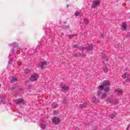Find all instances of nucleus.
<instances>
[{
	"instance_id": "nucleus-1",
	"label": "nucleus",
	"mask_w": 130,
	"mask_h": 130,
	"mask_svg": "<svg viewBox=\"0 0 130 130\" xmlns=\"http://www.w3.org/2000/svg\"><path fill=\"white\" fill-rule=\"evenodd\" d=\"M103 85L99 86L98 89H99V91L97 92V95L99 97H100V96L101 95V94H102V92L103 91V90H104V87H106L107 86H109V85H110V82H109V81L108 80H105L103 82Z\"/></svg>"
},
{
	"instance_id": "nucleus-2",
	"label": "nucleus",
	"mask_w": 130,
	"mask_h": 130,
	"mask_svg": "<svg viewBox=\"0 0 130 130\" xmlns=\"http://www.w3.org/2000/svg\"><path fill=\"white\" fill-rule=\"evenodd\" d=\"M73 45L74 48H81V49L88 50L89 51H92V50H93V45L92 44L88 45L87 46L83 47V48L77 46L75 43H74Z\"/></svg>"
},
{
	"instance_id": "nucleus-3",
	"label": "nucleus",
	"mask_w": 130,
	"mask_h": 130,
	"mask_svg": "<svg viewBox=\"0 0 130 130\" xmlns=\"http://www.w3.org/2000/svg\"><path fill=\"white\" fill-rule=\"evenodd\" d=\"M100 4V1H94L93 2L92 5H91V8L92 9H96V7L99 6V5Z\"/></svg>"
},
{
	"instance_id": "nucleus-4",
	"label": "nucleus",
	"mask_w": 130,
	"mask_h": 130,
	"mask_svg": "<svg viewBox=\"0 0 130 130\" xmlns=\"http://www.w3.org/2000/svg\"><path fill=\"white\" fill-rule=\"evenodd\" d=\"M129 74L127 73V72H125L122 76V78L123 79H127L126 82H128V83H130V79L128 78L129 77Z\"/></svg>"
},
{
	"instance_id": "nucleus-5",
	"label": "nucleus",
	"mask_w": 130,
	"mask_h": 130,
	"mask_svg": "<svg viewBox=\"0 0 130 130\" xmlns=\"http://www.w3.org/2000/svg\"><path fill=\"white\" fill-rule=\"evenodd\" d=\"M38 74H33L30 77V80L31 82H34V81H37V79L39 78Z\"/></svg>"
},
{
	"instance_id": "nucleus-6",
	"label": "nucleus",
	"mask_w": 130,
	"mask_h": 130,
	"mask_svg": "<svg viewBox=\"0 0 130 130\" xmlns=\"http://www.w3.org/2000/svg\"><path fill=\"white\" fill-rule=\"evenodd\" d=\"M52 121L53 123H54L55 124H58V123L60 122V120L59 118L54 117L53 119H52Z\"/></svg>"
},
{
	"instance_id": "nucleus-7",
	"label": "nucleus",
	"mask_w": 130,
	"mask_h": 130,
	"mask_svg": "<svg viewBox=\"0 0 130 130\" xmlns=\"http://www.w3.org/2000/svg\"><path fill=\"white\" fill-rule=\"evenodd\" d=\"M15 104H25V101L22 99H19L15 101Z\"/></svg>"
},
{
	"instance_id": "nucleus-8",
	"label": "nucleus",
	"mask_w": 130,
	"mask_h": 130,
	"mask_svg": "<svg viewBox=\"0 0 130 130\" xmlns=\"http://www.w3.org/2000/svg\"><path fill=\"white\" fill-rule=\"evenodd\" d=\"M60 87L62 89V90H64L65 92H67V91H69V86L66 85H62V83H61Z\"/></svg>"
},
{
	"instance_id": "nucleus-9",
	"label": "nucleus",
	"mask_w": 130,
	"mask_h": 130,
	"mask_svg": "<svg viewBox=\"0 0 130 130\" xmlns=\"http://www.w3.org/2000/svg\"><path fill=\"white\" fill-rule=\"evenodd\" d=\"M47 66V62H42L41 63L40 68L42 70H44L45 67Z\"/></svg>"
},
{
	"instance_id": "nucleus-10",
	"label": "nucleus",
	"mask_w": 130,
	"mask_h": 130,
	"mask_svg": "<svg viewBox=\"0 0 130 130\" xmlns=\"http://www.w3.org/2000/svg\"><path fill=\"white\" fill-rule=\"evenodd\" d=\"M115 93H117V95H121L122 94V90L119 88L116 89Z\"/></svg>"
},
{
	"instance_id": "nucleus-11",
	"label": "nucleus",
	"mask_w": 130,
	"mask_h": 130,
	"mask_svg": "<svg viewBox=\"0 0 130 130\" xmlns=\"http://www.w3.org/2000/svg\"><path fill=\"white\" fill-rule=\"evenodd\" d=\"M40 126L42 129H44V128L46 127V124L44 122H41L40 123Z\"/></svg>"
},
{
	"instance_id": "nucleus-12",
	"label": "nucleus",
	"mask_w": 130,
	"mask_h": 130,
	"mask_svg": "<svg viewBox=\"0 0 130 130\" xmlns=\"http://www.w3.org/2000/svg\"><path fill=\"white\" fill-rule=\"evenodd\" d=\"M121 29V30H125V29H126V23H125V22H123L122 23Z\"/></svg>"
},
{
	"instance_id": "nucleus-13",
	"label": "nucleus",
	"mask_w": 130,
	"mask_h": 130,
	"mask_svg": "<svg viewBox=\"0 0 130 130\" xmlns=\"http://www.w3.org/2000/svg\"><path fill=\"white\" fill-rule=\"evenodd\" d=\"M119 101L118 100H115L113 101H110V103H113L114 104H117L118 103Z\"/></svg>"
},
{
	"instance_id": "nucleus-14",
	"label": "nucleus",
	"mask_w": 130,
	"mask_h": 130,
	"mask_svg": "<svg viewBox=\"0 0 130 130\" xmlns=\"http://www.w3.org/2000/svg\"><path fill=\"white\" fill-rule=\"evenodd\" d=\"M85 107H87V104H83L79 105V108H85Z\"/></svg>"
},
{
	"instance_id": "nucleus-15",
	"label": "nucleus",
	"mask_w": 130,
	"mask_h": 130,
	"mask_svg": "<svg viewBox=\"0 0 130 130\" xmlns=\"http://www.w3.org/2000/svg\"><path fill=\"white\" fill-rule=\"evenodd\" d=\"M84 24H85V25H88L89 24V21L88 20V19L87 18H85L84 19V21H83Z\"/></svg>"
},
{
	"instance_id": "nucleus-16",
	"label": "nucleus",
	"mask_w": 130,
	"mask_h": 130,
	"mask_svg": "<svg viewBox=\"0 0 130 130\" xmlns=\"http://www.w3.org/2000/svg\"><path fill=\"white\" fill-rule=\"evenodd\" d=\"M102 58L104 61H107L108 60V59L107 58V57L105 55L102 57Z\"/></svg>"
},
{
	"instance_id": "nucleus-17",
	"label": "nucleus",
	"mask_w": 130,
	"mask_h": 130,
	"mask_svg": "<svg viewBox=\"0 0 130 130\" xmlns=\"http://www.w3.org/2000/svg\"><path fill=\"white\" fill-rule=\"evenodd\" d=\"M106 97H107V94H106V93H104L102 94L101 98V99H104L105 98H106Z\"/></svg>"
},
{
	"instance_id": "nucleus-18",
	"label": "nucleus",
	"mask_w": 130,
	"mask_h": 130,
	"mask_svg": "<svg viewBox=\"0 0 130 130\" xmlns=\"http://www.w3.org/2000/svg\"><path fill=\"white\" fill-rule=\"evenodd\" d=\"M74 55L75 56H85V54H75Z\"/></svg>"
},
{
	"instance_id": "nucleus-19",
	"label": "nucleus",
	"mask_w": 130,
	"mask_h": 130,
	"mask_svg": "<svg viewBox=\"0 0 130 130\" xmlns=\"http://www.w3.org/2000/svg\"><path fill=\"white\" fill-rule=\"evenodd\" d=\"M30 72V70H29V69L26 68L24 71V73L25 74H28V73H29Z\"/></svg>"
},
{
	"instance_id": "nucleus-20",
	"label": "nucleus",
	"mask_w": 130,
	"mask_h": 130,
	"mask_svg": "<svg viewBox=\"0 0 130 130\" xmlns=\"http://www.w3.org/2000/svg\"><path fill=\"white\" fill-rule=\"evenodd\" d=\"M105 92H110V88H109V87L105 88Z\"/></svg>"
},
{
	"instance_id": "nucleus-21",
	"label": "nucleus",
	"mask_w": 130,
	"mask_h": 130,
	"mask_svg": "<svg viewBox=\"0 0 130 130\" xmlns=\"http://www.w3.org/2000/svg\"><path fill=\"white\" fill-rule=\"evenodd\" d=\"M80 15H81V12H80L75 13L76 17H78V16H80Z\"/></svg>"
},
{
	"instance_id": "nucleus-22",
	"label": "nucleus",
	"mask_w": 130,
	"mask_h": 130,
	"mask_svg": "<svg viewBox=\"0 0 130 130\" xmlns=\"http://www.w3.org/2000/svg\"><path fill=\"white\" fill-rule=\"evenodd\" d=\"M10 45L11 46H13L14 47H16V45H17V43H14L11 44Z\"/></svg>"
},
{
	"instance_id": "nucleus-23",
	"label": "nucleus",
	"mask_w": 130,
	"mask_h": 130,
	"mask_svg": "<svg viewBox=\"0 0 130 130\" xmlns=\"http://www.w3.org/2000/svg\"><path fill=\"white\" fill-rule=\"evenodd\" d=\"M110 118L113 119L114 117H115V114H113L110 116Z\"/></svg>"
},
{
	"instance_id": "nucleus-24",
	"label": "nucleus",
	"mask_w": 130,
	"mask_h": 130,
	"mask_svg": "<svg viewBox=\"0 0 130 130\" xmlns=\"http://www.w3.org/2000/svg\"><path fill=\"white\" fill-rule=\"evenodd\" d=\"M58 113L57 111H56V110H55V111H53V114H54V115H57Z\"/></svg>"
},
{
	"instance_id": "nucleus-25",
	"label": "nucleus",
	"mask_w": 130,
	"mask_h": 130,
	"mask_svg": "<svg viewBox=\"0 0 130 130\" xmlns=\"http://www.w3.org/2000/svg\"><path fill=\"white\" fill-rule=\"evenodd\" d=\"M13 59H14V58H10V59H9V62H8V63H12V60H13Z\"/></svg>"
},
{
	"instance_id": "nucleus-26",
	"label": "nucleus",
	"mask_w": 130,
	"mask_h": 130,
	"mask_svg": "<svg viewBox=\"0 0 130 130\" xmlns=\"http://www.w3.org/2000/svg\"><path fill=\"white\" fill-rule=\"evenodd\" d=\"M100 38H104V36L103 35V34H100Z\"/></svg>"
},
{
	"instance_id": "nucleus-27",
	"label": "nucleus",
	"mask_w": 130,
	"mask_h": 130,
	"mask_svg": "<svg viewBox=\"0 0 130 130\" xmlns=\"http://www.w3.org/2000/svg\"><path fill=\"white\" fill-rule=\"evenodd\" d=\"M103 70L104 73H107V72H108V70L107 69V68H104Z\"/></svg>"
},
{
	"instance_id": "nucleus-28",
	"label": "nucleus",
	"mask_w": 130,
	"mask_h": 130,
	"mask_svg": "<svg viewBox=\"0 0 130 130\" xmlns=\"http://www.w3.org/2000/svg\"><path fill=\"white\" fill-rule=\"evenodd\" d=\"M17 79L16 78H12L11 82H16Z\"/></svg>"
},
{
	"instance_id": "nucleus-29",
	"label": "nucleus",
	"mask_w": 130,
	"mask_h": 130,
	"mask_svg": "<svg viewBox=\"0 0 130 130\" xmlns=\"http://www.w3.org/2000/svg\"><path fill=\"white\" fill-rule=\"evenodd\" d=\"M52 107H53V108H56V104H52Z\"/></svg>"
},
{
	"instance_id": "nucleus-30",
	"label": "nucleus",
	"mask_w": 130,
	"mask_h": 130,
	"mask_svg": "<svg viewBox=\"0 0 130 130\" xmlns=\"http://www.w3.org/2000/svg\"><path fill=\"white\" fill-rule=\"evenodd\" d=\"M71 36H77V35L74 34V35H72L71 36H69V37H71Z\"/></svg>"
},
{
	"instance_id": "nucleus-31",
	"label": "nucleus",
	"mask_w": 130,
	"mask_h": 130,
	"mask_svg": "<svg viewBox=\"0 0 130 130\" xmlns=\"http://www.w3.org/2000/svg\"><path fill=\"white\" fill-rule=\"evenodd\" d=\"M125 70H126V72H128V69L126 68V69H125Z\"/></svg>"
},
{
	"instance_id": "nucleus-32",
	"label": "nucleus",
	"mask_w": 130,
	"mask_h": 130,
	"mask_svg": "<svg viewBox=\"0 0 130 130\" xmlns=\"http://www.w3.org/2000/svg\"><path fill=\"white\" fill-rule=\"evenodd\" d=\"M128 127H129V126H128V127H127V128H126V130H128Z\"/></svg>"
},
{
	"instance_id": "nucleus-33",
	"label": "nucleus",
	"mask_w": 130,
	"mask_h": 130,
	"mask_svg": "<svg viewBox=\"0 0 130 130\" xmlns=\"http://www.w3.org/2000/svg\"><path fill=\"white\" fill-rule=\"evenodd\" d=\"M62 36H63V34H62Z\"/></svg>"
},
{
	"instance_id": "nucleus-34",
	"label": "nucleus",
	"mask_w": 130,
	"mask_h": 130,
	"mask_svg": "<svg viewBox=\"0 0 130 130\" xmlns=\"http://www.w3.org/2000/svg\"><path fill=\"white\" fill-rule=\"evenodd\" d=\"M93 101H94V102H95V100H94Z\"/></svg>"
}]
</instances>
